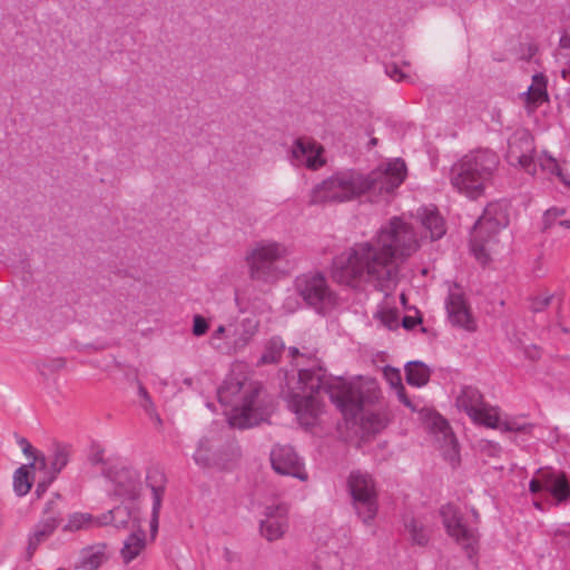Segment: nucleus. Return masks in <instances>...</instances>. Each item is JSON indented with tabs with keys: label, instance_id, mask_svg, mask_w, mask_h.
I'll return each mask as SVG.
<instances>
[{
	"label": "nucleus",
	"instance_id": "1",
	"mask_svg": "<svg viewBox=\"0 0 570 570\" xmlns=\"http://www.w3.org/2000/svg\"><path fill=\"white\" fill-rule=\"evenodd\" d=\"M419 247L411 224L393 217L375 237L337 255L333 259L332 276L335 282L353 288L367 284L387 293L397 286L402 265Z\"/></svg>",
	"mask_w": 570,
	"mask_h": 570
},
{
	"label": "nucleus",
	"instance_id": "2",
	"mask_svg": "<svg viewBox=\"0 0 570 570\" xmlns=\"http://www.w3.org/2000/svg\"><path fill=\"white\" fill-rule=\"evenodd\" d=\"M405 177L406 165L401 158L382 164L368 174L354 169L337 171L313 187L309 203H345L363 195L377 202L387 198Z\"/></svg>",
	"mask_w": 570,
	"mask_h": 570
},
{
	"label": "nucleus",
	"instance_id": "3",
	"mask_svg": "<svg viewBox=\"0 0 570 570\" xmlns=\"http://www.w3.org/2000/svg\"><path fill=\"white\" fill-rule=\"evenodd\" d=\"M298 385L299 392L289 396L288 407L303 425H312L321 413V393L327 394L345 416L355 417L363 407V395L355 384L342 377L327 379L325 371L318 365L301 368Z\"/></svg>",
	"mask_w": 570,
	"mask_h": 570
},
{
	"label": "nucleus",
	"instance_id": "4",
	"mask_svg": "<svg viewBox=\"0 0 570 570\" xmlns=\"http://www.w3.org/2000/svg\"><path fill=\"white\" fill-rule=\"evenodd\" d=\"M262 385L257 382L239 381L230 377L218 389V400L224 405H233L228 422L237 429L257 425L266 414L259 402Z\"/></svg>",
	"mask_w": 570,
	"mask_h": 570
},
{
	"label": "nucleus",
	"instance_id": "5",
	"mask_svg": "<svg viewBox=\"0 0 570 570\" xmlns=\"http://www.w3.org/2000/svg\"><path fill=\"white\" fill-rule=\"evenodd\" d=\"M498 164L499 158L495 153L489 148H478L452 166L451 183L468 197L478 198L490 181Z\"/></svg>",
	"mask_w": 570,
	"mask_h": 570
},
{
	"label": "nucleus",
	"instance_id": "6",
	"mask_svg": "<svg viewBox=\"0 0 570 570\" xmlns=\"http://www.w3.org/2000/svg\"><path fill=\"white\" fill-rule=\"evenodd\" d=\"M288 255L289 249L283 243L275 240L255 243L245 256L250 279L274 283L283 274L281 264Z\"/></svg>",
	"mask_w": 570,
	"mask_h": 570
},
{
	"label": "nucleus",
	"instance_id": "7",
	"mask_svg": "<svg viewBox=\"0 0 570 570\" xmlns=\"http://www.w3.org/2000/svg\"><path fill=\"white\" fill-rule=\"evenodd\" d=\"M509 224V217L502 205L489 204L482 216L475 222L471 235V250L481 263L489 261L497 234Z\"/></svg>",
	"mask_w": 570,
	"mask_h": 570
},
{
	"label": "nucleus",
	"instance_id": "8",
	"mask_svg": "<svg viewBox=\"0 0 570 570\" xmlns=\"http://www.w3.org/2000/svg\"><path fill=\"white\" fill-rule=\"evenodd\" d=\"M440 515L442 523L449 537L459 544L472 559L479 551V531L476 528L470 527L460 511V509L448 503L441 507Z\"/></svg>",
	"mask_w": 570,
	"mask_h": 570
},
{
	"label": "nucleus",
	"instance_id": "9",
	"mask_svg": "<svg viewBox=\"0 0 570 570\" xmlns=\"http://www.w3.org/2000/svg\"><path fill=\"white\" fill-rule=\"evenodd\" d=\"M295 288L299 296L320 312L333 307L336 304V295L327 285L326 278L321 273H308L298 276Z\"/></svg>",
	"mask_w": 570,
	"mask_h": 570
},
{
	"label": "nucleus",
	"instance_id": "10",
	"mask_svg": "<svg viewBox=\"0 0 570 570\" xmlns=\"http://www.w3.org/2000/svg\"><path fill=\"white\" fill-rule=\"evenodd\" d=\"M348 489L357 514L364 523H370L377 512L376 491L371 475L360 471L352 472Z\"/></svg>",
	"mask_w": 570,
	"mask_h": 570
},
{
	"label": "nucleus",
	"instance_id": "11",
	"mask_svg": "<svg viewBox=\"0 0 570 570\" xmlns=\"http://www.w3.org/2000/svg\"><path fill=\"white\" fill-rule=\"evenodd\" d=\"M505 158L511 166H519L530 175H535L538 166L550 174L560 175L557 160L547 153L539 154L532 145H509Z\"/></svg>",
	"mask_w": 570,
	"mask_h": 570
},
{
	"label": "nucleus",
	"instance_id": "12",
	"mask_svg": "<svg viewBox=\"0 0 570 570\" xmlns=\"http://www.w3.org/2000/svg\"><path fill=\"white\" fill-rule=\"evenodd\" d=\"M459 410L464 411L475 423L488 428H497L499 424V414L494 409L487 406L483 395L472 386H464L455 400Z\"/></svg>",
	"mask_w": 570,
	"mask_h": 570
},
{
	"label": "nucleus",
	"instance_id": "13",
	"mask_svg": "<svg viewBox=\"0 0 570 570\" xmlns=\"http://www.w3.org/2000/svg\"><path fill=\"white\" fill-rule=\"evenodd\" d=\"M273 470L281 475H288L301 481L307 480L302 459L289 445H275L271 452Z\"/></svg>",
	"mask_w": 570,
	"mask_h": 570
},
{
	"label": "nucleus",
	"instance_id": "14",
	"mask_svg": "<svg viewBox=\"0 0 570 570\" xmlns=\"http://www.w3.org/2000/svg\"><path fill=\"white\" fill-rule=\"evenodd\" d=\"M259 321L254 316L244 317L237 324L229 325V345H217L219 353L233 355L244 350L257 334Z\"/></svg>",
	"mask_w": 570,
	"mask_h": 570
},
{
	"label": "nucleus",
	"instance_id": "15",
	"mask_svg": "<svg viewBox=\"0 0 570 570\" xmlns=\"http://www.w3.org/2000/svg\"><path fill=\"white\" fill-rule=\"evenodd\" d=\"M288 529V507L285 503L268 505L265 508L264 518L261 520L259 532L267 541L281 539Z\"/></svg>",
	"mask_w": 570,
	"mask_h": 570
},
{
	"label": "nucleus",
	"instance_id": "16",
	"mask_svg": "<svg viewBox=\"0 0 570 570\" xmlns=\"http://www.w3.org/2000/svg\"><path fill=\"white\" fill-rule=\"evenodd\" d=\"M448 316L452 325L464 328L469 332L476 330L475 321L471 314L462 289L454 285L450 288L449 296L445 302Z\"/></svg>",
	"mask_w": 570,
	"mask_h": 570
},
{
	"label": "nucleus",
	"instance_id": "17",
	"mask_svg": "<svg viewBox=\"0 0 570 570\" xmlns=\"http://www.w3.org/2000/svg\"><path fill=\"white\" fill-rule=\"evenodd\" d=\"M114 493L122 500H135L141 490L140 474L130 468L115 471L112 476Z\"/></svg>",
	"mask_w": 570,
	"mask_h": 570
},
{
	"label": "nucleus",
	"instance_id": "18",
	"mask_svg": "<svg viewBox=\"0 0 570 570\" xmlns=\"http://www.w3.org/2000/svg\"><path fill=\"white\" fill-rule=\"evenodd\" d=\"M147 485L153 493V508L150 519V532L155 537L158 531L159 513L161 509L163 495L165 491L166 476L158 469H150L146 476Z\"/></svg>",
	"mask_w": 570,
	"mask_h": 570
},
{
	"label": "nucleus",
	"instance_id": "19",
	"mask_svg": "<svg viewBox=\"0 0 570 570\" xmlns=\"http://www.w3.org/2000/svg\"><path fill=\"white\" fill-rule=\"evenodd\" d=\"M322 145H293L292 160L296 166H305L309 169H318L324 166L326 159L323 156Z\"/></svg>",
	"mask_w": 570,
	"mask_h": 570
},
{
	"label": "nucleus",
	"instance_id": "20",
	"mask_svg": "<svg viewBox=\"0 0 570 570\" xmlns=\"http://www.w3.org/2000/svg\"><path fill=\"white\" fill-rule=\"evenodd\" d=\"M195 463L202 469H226L222 453L217 451L213 442L208 438H203L197 444V449L193 455Z\"/></svg>",
	"mask_w": 570,
	"mask_h": 570
},
{
	"label": "nucleus",
	"instance_id": "21",
	"mask_svg": "<svg viewBox=\"0 0 570 570\" xmlns=\"http://www.w3.org/2000/svg\"><path fill=\"white\" fill-rule=\"evenodd\" d=\"M541 474L544 481V490L553 497L557 504L570 498V482L563 472L547 468V472H541Z\"/></svg>",
	"mask_w": 570,
	"mask_h": 570
},
{
	"label": "nucleus",
	"instance_id": "22",
	"mask_svg": "<svg viewBox=\"0 0 570 570\" xmlns=\"http://www.w3.org/2000/svg\"><path fill=\"white\" fill-rule=\"evenodd\" d=\"M417 216L424 229L430 233L432 240L440 239L445 234L444 219L435 207H423L419 209Z\"/></svg>",
	"mask_w": 570,
	"mask_h": 570
},
{
	"label": "nucleus",
	"instance_id": "23",
	"mask_svg": "<svg viewBox=\"0 0 570 570\" xmlns=\"http://www.w3.org/2000/svg\"><path fill=\"white\" fill-rule=\"evenodd\" d=\"M59 523H60V519H58L57 515L52 514V515L43 518L36 524L32 533L29 535V541H28L29 554H32L37 550L39 544L41 542H43L45 540H47L55 532V530L57 529Z\"/></svg>",
	"mask_w": 570,
	"mask_h": 570
},
{
	"label": "nucleus",
	"instance_id": "24",
	"mask_svg": "<svg viewBox=\"0 0 570 570\" xmlns=\"http://www.w3.org/2000/svg\"><path fill=\"white\" fill-rule=\"evenodd\" d=\"M523 95L528 112L534 111L540 104L548 99L546 77L542 73H535L532 77L531 86Z\"/></svg>",
	"mask_w": 570,
	"mask_h": 570
},
{
	"label": "nucleus",
	"instance_id": "25",
	"mask_svg": "<svg viewBox=\"0 0 570 570\" xmlns=\"http://www.w3.org/2000/svg\"><path fill=\"white\" fill-rule=\"evenodd\" d=\"M107 561L106 546L98 544L82 549L76 569L97 570Z\"/></svg>",
	"mask_w": 570,
	"mask_h": 570
},
{
	"label": "nucleus",
	"instance_id": "26",
	"mask_svg": "<svg viewBox=\"0 0 570 570\" xmlns=\"http://www.w3.org/2000/svg\"><path fill=\"white\" fill-rule=\"evenodd\" d=\"M433 426L438 432L442 434L444 445L448 446V449L444 451L445 458L451 463H456L459 461L458 441L452 433L448 421L440 415H435L433 417Z\"/></svg>",
	"mask_w": 570,
	"mask_h": 570
},
{
	"label": "nucleus",
	"instance_id": "27",
	"mask_svg": "<svg viewBox=\"0 0 570 570\" xmlns=\"http://www.w3.org/2000/svg\"><path fill=\"white\" fill-rule=\"evenodd\" d=\"M146 547L145 531H134L124 542L120 551L121 558L125 563L131 562L136 559Z\"/></svg>",
	"mask_w": 570,
	"mask_h": 570
},
{
	"label": "nucleus",
	"instance_id": "28",
	"mask_svg": "<svg viewBox=\"0 0 570 570\" xmlns=\"http://www.w3.org/2000/svg\"><path fill=\"white\" fill-rule=\"evenodd\" d=\"M406 382L416 387L424 386L431 375L430 368L420 361H412L405 365Z\"/></svg>",
	"mask_w": 570,
	"mask_h": 570
},
{
	"label": "nucleus",
	"instance_id": "29",
	"mask_svg": "<svg viewBox=\"0 0 570 570\" xmlns=\"http://www.w3.org/2000/svg\"><path fill=\"white\" fill-rule=\"evenodd\" d=\"M404 527L412 543L422 547L428 544L430 540V531L420 520L409 518L404 521Z\"/></svg>",
	"mask_w": 570,
	"mask_h": 570
},
{
	"label": "nucleus",
	"instance_id": "30",
	"mask_svg": "<svg viewBox=\"0 0 570 570\" xmlns=\"http://www.w3.org/2000/svg\"><path fill=\"white\" fill-rule=\"evenodd\" d=\"M285 350L283 340L278 336L272 337L265 345V351L261 356L259 362L262 364H274L277 363Z\"/></svg>",
	"mask_w": 570,
	"mask_h": 570
},
{
	"label": "nucleus",
	"instance_id": "31",
	"mask_svg": "<svg viewBox=\"0 0 570 570\" xmlns=\"http://www.w3.org/2000/svg\"><path fill=\"white\" fill-rule=\"evenodd\" d=\"M94 523H97L91 514L75 512L68 517L67 523L63 525L62 530L66 532H75L79 530H85L92 527Z\"/></svg>",
	"mask_w": 570,
	"mask_h": 570
},
{
	"label": "nucleus",
	"instance_id": "32",
	"mask_svg": "<svg viewBox=\"0 0 570 570\" xmlns=\"http://www.w3.org/2000/svg\"><path fill=\"white\" fill-rule=\"evenodd\" d=\"M29 465H22L18 468L13 475V489L17 495L23 497L26 495L32 485V480L29 475Z\"/></svg>",
	"mask_w": 570,
	"mask_h": 570
},
{
	"label": "nucleus",
	"instance_id": "33",
	"mask_svg": "<svg viewBox=\"0 0 570 570\" xmlns=\"http://www.w3.org/2000/svg\"><path fill=\"white\" fill-rule=\"evenodd\" d=\"M128 511L125 508L117 507L110 510L107 514H104L101 519L97 520L98 525L112 523L116 528L128 527Z\"/></svg>",
	"mask_w": 570,
	"mask_h": 570
},
{
	"label": "nucleus",
	"instance_id": "34",
	"mask_svg": "<svg viewBox=\"0 0 570 570\" xmlns=\"http://www.w3.org/2000/svg\"><path fill=\"white\" fill-rule=\"evenodd\" d=\"M18 445L21 448L24 455L28 458H32V462L28 464L30 468L36 469H46L47 461L43 454H38V452L32 448L30 442L26 438H18Z\"/></svg>",
	"mask_w": 570,
	"mask_h": 570
},
{
	"label": "nucleus",
	"instance_id": "35",
	"mask_svg": "<svg viewBox=\"0 0 570 570\" xmlns=\"http://www.w3.org/2000/svg\"><path fill=\"white\" fill-rule=\"evenodd\" d=\"M69 455L70 450L68 446L57 445L55 448L53 456L50 464L51 475H55V478H57L61 470L68 464Z\"/></svg>",
	"mask_w": 570,
	"mask_h": 570
},
{
	"label": "nucleus",
	"instance_id": "36",
	"mask_svg": "<svg viewBox=\"0 0 570 570\" xmlns=\"http://www.w3.org/2000/svg\"><path fill=\"white\" fill-rule=\"evenodd\" d=\"M377 318L389 330L399 327V313L395 309H383L377 313Z\"/></svg>",
	"mask_w": 570,
	"mask_h": 570
},
{
	"label": "nucleus",
	"instance_id": "37",
	"mask_svg": "<svg viewBox=\"0 0 570 570\" xmlns=\"http://www.w3.org/2000/svg\"><path fill=\"white\" fill-rule=\"evenodd\" d=\"M229 334V326L219 325L210 336V345L213 348L219 352L217 345H229V338L226 336Z\"/></svg>",
	"mask_w": 570,
	"mask_h": 570
},
{
	"label": "nucleus",
	"instance_id": "38",
	"mask_svg": "<svg viewBox=\"0 0 570 570\" xmlns=\"http://www.w3.org/2000/svg\"><path fill=\"white\" fill-rule=\"evenodd\" d=\"M383 374L389 384L391 385V387L395 390V392L404 386L402 383L401 373L397 368H394L392 366H385L383 370Z\"/></svg>",
	"mask_w": 570,
	"mask_h": 570
},
{
	"label": "nucleus",
	"instance_id": "39",
	"mask_svg": "<svg viewBox=\"0 0 570 570\" xmlns=\"http://www.w3.org/2000/svg\"><path fill=\"white\" fill-rule=\"evenodd\" d=\"M541 472H547V468L537 470L534 478L529 483V490L533 494L544 490V481L542 480Z\"/></svg>",
	"mask_w": 570,
	"mask_h": 570
},
{
	"label": "nucleus",
	"instance_id": "40",
	"mask_svg": "<svg viewBox=\"0 0 570 570\" xmlns=\"http://www.w3.org/2000/svg\"><path fill=\"white\" fill-rule=\"evenodd\" d=\"M385 73L394 81H402L407 78L405 72L396 63L385 65Z\"/></svg>",
	"mask_w": 570,
	"mask_h": 570
},
{
	"label": "nucleus",
	"instance_id": "41",
	"mask_svg": "<svg viewBox=\"0 0 570 570\" xmlns=\"http://www.w3.org/2000/svg\"><path fill=\"white\" fill-rule=\"evenodd\" d=\"M193 322V334L195 336H202L208 331V323L203 316L195 315Z\"/></svg>",
	"mask_w": 570,
	"mask_h": 570
},
{
	"label": "nucleus",
	"instance_id": "42",
	"mask_svg": "<svg viewBox=\"0 0 570 570\" xmlns=\"http://www.w3.org/2000/svg\"><path fill=\"white\" fill-rule=\"evenodd\" d=\"M552 296L535 297L532 299L531 309L533 312L543 311L551 302Z\"/></svg>",
	"mask_w": 570,
	"mask_h": 570
},
{
	"label": "nucleus",
	"instance_id": "43",
	"mask_svg": "<svg viewBox=\"0 0 570 570\" xmlns=\"http://www.w3.org/2000/svg\"><path fill=\"white\" fill-rule=\"evenodd\" d=\"M55 479V475H50L48 479L39 481L36 488L37 497H41Z\"/></svg>",
	"mask_w": 570,
	"mask_h": 570
},
{
	"label": "nucleus",
	"instance_id": "44",
	"mask_svg": "<svg viewBox=\"0 0 570 570\" xmlns=\"http://www.w3.org/2000/svg\"><path fill=\"white\" fill-rule=\"evenodd\" d=\"M396 395L400 402H402L406 407L411 409L412 411H416V407L412 404V401L407 397L405 393V387L403 386L399 391H396Z\"/></svg>",
	"mask_w": 570,
	"mask_h": 570
},
{
	"label": "nucleus",
	"instance_id": "45",
	"mask_svg": "<svg viewBox=\"0 0 570 570\" xmlns=\"http://www.w3.org/2000/svg\"><path fill=\"white\" fill-rule=\"evenodd\" d=\"M524 355L529 360L535 361V360L540 358L541 353H540V350L535 345H532V346H528L524 348Z\"/></svg>",
	"mask_w": 570,
	"mask_h": 570
},
{
	"label": "nucleus",
	"instance_id": "46",
	"mask_svg": "<svg viewBox=\"0 0 570 570\" xmlns=\"http://www.w3.org/2000/svg\"><path fill=\"white\" fill-rule=\"evenodd\" d=\"M419 322L420 320H416L412 316H404L402 320V325L406 330H412Z\"/></svg>",
	"mask_w": 570,
	"mask_h": 570
},
{
	"label": "nucleus",
	"instance_id": "47",
	"mask_svg": "<svg viewBox=\"0 0 570 570\" xmlns=\"http://www.w3.org/2000/svg\"><path fill=\"white\" fill-rule=\"evenodd\" d=\"M224 558L227 562H234L238 559L237 554L233 552L229 548H224Z\"/></svg>",
	"mask_w": 570,
	"mask_h": 570
},
{
	"label": "nucleus",
	"instance_id": "48",
	"mask_svg": "<svg viewBox=\"0 0 570 570\" xmlns=\"http://www.w3.org/2000/svg\"><path fill=\"white\" fill-rule=\"evenodd\" d=\"M53 505H55V502L53 501H49L47 504H46V508L43 510V513L47 514V517L49 515H57L59 518V512H56L53 510Z\"/></svg>",
	"mask_w": 570,
	"mask_h": 570
},
{
	"label": "nucleus",
	"instance_id": "49",
	"mask_svg": "<svg viewBox=\"0 0 570 570\" xmlns=\"http://www.w3.org/2000/svg\"><path fill=\"white\" fill-rule=\"evenodd\" d=\"M560 47L563 49H570V35H563L560 38Z\"/></svg>",
	"mask_w": 570,
	"mask_h": 570
},
{
	"label": "nucleus",
	"instance_id": "50",
	"mask_svg": "<svg viewBox=\"0 0 570 570\" xmlns=\"http://www.w3.org/2000/svg\"><path fill=\"white\" fill-rule=\"evenodd\" d=\"M564 214V210L563 209H559V208H551L549 210H547V216L548 217H559L561 215Z\"/></svg>",
	"mask_w": 570,
	"mask_h": 570
},
{
	"label": "nucleus",
	"instance_id": "51",
	"mask_svg": "<svg viewBox=\"0 0 570 570\" xmlns=\"http://www.w3.org/2000/svg\"><path fill=\"white\" fill-rule=\"evenodd\" d=\"M288 353L293 360H296L297 357H299L301 351L298 347L291 346L288 348Z\"/></svg>",
	"mask_w": 570,
	"mask_h": 570
},
{
	"label": "nucleus",
	"instance_id": "52",
	"mask_svg": "<svg viewBox=\"0 0 570 570\" xmlns=\"http://www.w3.org/2000/svg\"><path fill=\"white\" fill-rule=\"evenodd\" d=\"M139 395L146 401V402H150V396L147 392V390L140 384L139 385Z\"/></svg>",
	"mask_w": 570,
	"mask_h": 570
},
{
	"label": "nucleus",
	"instance_id": "53",
	"mask_svg": "<svg viewBox=\"0 0 570 570\" xmlns=\"http://www.w3.org/2000/svg\"><path fill=\"white\" fill-rule=\"evenodd\" d=\"M66 362L63 358H57L52 362V367L55 370H59V368H62L65 366Z\"/></svg>",
	"mask_w": 570,
	"mask_h": 570
},
{
	"label": "nucleus",
	"instance_id": "54",
	"mask_svg": "<svg viewBox=\"0 0 570 570\" xmlns=\"http://www.w3.org/2000/svg\"><path fill=\"white\" fill-rule=\"evenodd\" d=\"M301 357L312 358L315 356V353L313 351L304 348L303 352L299 354Z\"/></svg>",
	"mask_w": 570,
	"mask_h": 570
},
{
	"label": "nucleus",
	"instance_id": "55",
	"mask_svg": "<svg viewBox=\"0 0 570 570\" xmlns=\"http://www.w3.org/2000/svg\"><path fill=\"white\" fill-rule=\"evenodd\" d=\"M556 535H563V537H567L570 534V529H566V528H562V529H557L556 532H554Z\"/></svg>",
	"mask_w": 570,
	"mask_h": 570
},
{
	"label": "nucleus",
	"instance_id": "56",
	"mask_svg": "<svg viewBox=\"0 0 570 570\" xmlns=\"http://www.w3.org/2000/svg\"><path fill=\"white\" fill-rule=\"evenodd\" d=\"M530 139H531V137H530L529 132L522 131L520 140H522L523 142H528Z\"/></svg>",
	"mask_w": 570,
	"mask_h": 570
},
{
	"label": "nucleus",
	"instance_id": "57",
	"mask_svg": "<svg viewBox=\"0 0 570 570\" xmlns=\"http://www.w3.org/2000/svg\"><path fill=\"white\" fill-rule=\"evenodd\" d=\"M559 225L566 228H570V219L561 220Z\"/></svg>",
	"mask_w": 570,
	"mask_h": 570
},
{
	"label": "nucleus",
	"instance_id": "58",
	"mask_svg": "<svg viewBox=\"0 0 570 570\" xmlns=\"http://www.w3.org/2000/svg\"><path fill=\"white\" fill-rule=\"evenodd\" d=\"M101 461H102V456H101V454H99V453H98V454H96V455L94 456V462H95V463H98V462H101Z\"/></svg>",
	"mask_w": 570,
	"mask_h": 570
},
{
	"label": "nucleus",
	"instance_id": "59",
	"mask_svg": "<svg viewBox=\"0 0 570 570\" xmlns=\"http://www.w3.org/2000/svg\"><path fill=\"white\" fill-rule=\"evenodd\" d=\"M533 505L538 509V510H543L542 508V503L540 501H534L533 502Z\"/></svg>",
	"mask_w": 570,
	"mask_h": 570
},
{
	"label": "nucleus",
	"instance_id": "60",
	"mask_svg": "<svg viewBox=\"0 0 570 570\" xmlns=\"http://www.w3.org/2000/svg\"><path fill=\"white\" fill-rule=\"evenodd\" d=\"M370 142L375 144V142H377V139L376 138H371Z\"/></svg>",
	"mask_w": 570,
	"mask_h": 570
},
{
	"label": "nucleus",
	"instance_id": "61",
	"mask_svg": "<svg viewBox=\"0 0 570 570\" xmlns=\"http://www.w3.org/2000/svg\"><path fill=\"white\" fill-rule=\"evenodd\" d=\"M294 142L299 144L303 142L301 139H296Z\"/></svg>",
	"mask_w": 570,
	"mask_h": 570
}]
</instances>
